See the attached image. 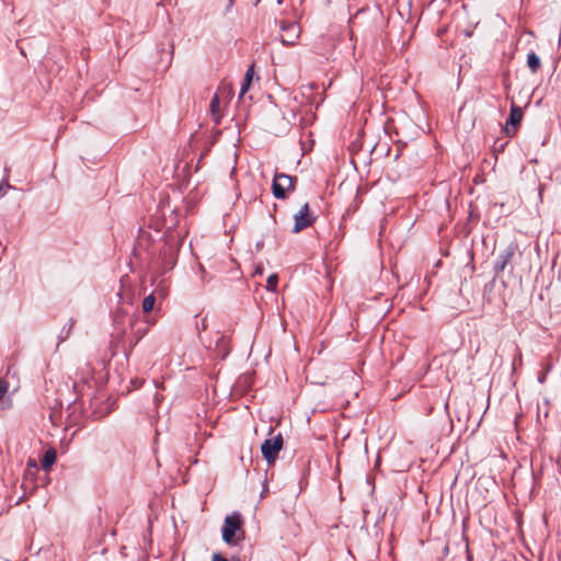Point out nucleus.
I'll list each match as a JSON object with an SVG mask.
<instances>
[{
	"mask_svg": "<svg viewBox=\"0 0 561 561\" xmlns=\"http://www.w3.org/2000/svg\"><path fill=\"white\" fill-rule=\"evenodd\" d=\"M241 519L240 515L234 513L225 518L222 526V539L228 545H237L239 541V537H237L238 533H242L241 529Z\"/></svg>",
	"mask_w": 561,
	"mask_h": 561,
	"instance_id": "f257e3e1",
	"label": "nucleus"
},
{
	"mask_svg": "<svg viewBox=\"0 0 561 561\" xmlns=\"http://www.w3.org/2000/svg\"><path fill=\"white\" fill-rule=\"evenodd\" d=\"M296 178L285 173H275L272 184L273 194L278 199H284L286 193L295 188Z\"/></svg>",
	"mask_w": 561,
	"mask_h": 561,
	"instance_id": "f03ea898",
	"label": "nucleus"
},
{
	"mask_svg": "<svg viewBox=\"0 0 561 561\" xmlns=\"http://www.w3.org/2000/svg\"><path fill=\"white\" fill-rule=\"evenodd\" d=\"M283 444H284V440H283L282 434H277V435H275L271 438H267L263 442V444L261 446V451H262L264 459L268 463H273L276 460L278 453L283 448Z\"/></svg>",
	"mask_w": 561,
	"mask_h": 561,
	"instance_id": "7ed1b4c3",
	"label": "nucleus"
},
{
	"mask_svg": "<svg viewBox=\"0 0 561 561\" xmlns=\"http://www.w3.org/2000/svg\"><path fill=\"white\" fill-rule=\"evenodd\" d=\"M282 34L280 42L284 46H294L301 33V27L297 22H280L279 24Z\"/></svg>",
	"mask_w": 561,
	"mask_h": 561,
	"instance_id": "20e7f679",
	"label": "nucleus"
},
{
	"mask_svg": "<svg viewBox=\"0 0 561 561\" xmlns=\"http://www.w3.org/2000/svg\"><path fill=\"white\" fill-rule=\"evenodd\" d=\"M294 220L295 224L293 232L295 233L310 227L314 222L316 217L310 213L308 203L304 204L299 211L294 216Z\"/></svg>",
	"mask_w": 561,
	"mask_h": 561,
	"instance_id": "39448f33",
	"label": "nucleus"
},
{
	"mask_svg": "<svg viewBox=\"0 0 561 561\" xmlns=\"http://www.w3.org/2000/svg\"><path fill=\"white\" fill-rule=\"evenodd\" d=\"M517 247L515 244L507 245L496 257L493 270L496 275L502 273L512 262Z\"/></svg>",
	"mask_w": 561,
	"mask_h": 561,
	"instance_id": "423d86ee",
	"label": "nucleus"
},
{
	"mask_svg": "<svg viewBox=\"0 0 561 561\" xmlns=\"http://www.w3.org/2000/svg\"><path fill=\"white\" fill-rule=\"evenodd\" d=\"M522 119L523 110L519 106L513 104L505 126V133L507 136L513 137L516 134Z\"/></svg>",
	"mask_w": 561,
	"mask_h": 561,
	"instance_id": "0eeeda50",
	"label": "nucleus"
},
{
	"mask_svg": "<svg viewBox=\"0 0 561 561\" xmlns=\"http://www.w3.org/2000/svg\"><path fill=\"white\" fill-rule=\"evenodd\" d=\"M9 390V382L0 378V409L5 410L11 407V400L7 397Z\"/></svg>",
	"mask_w": 561,
	"mask_h": 561,
	"instance_id": "6e6552de",
	"label": "nucleus"
},
{
	"mask_svg": "<svg viewBox=\"0 0 561 561\" xmlns=\"http://www.w3.org/2000/svg\"><path fill=\"white\" fill-rule=\"evenodd\" d=\"M57 454L54 448L47 449L42 459V467L45 471H48L51 466L56 462Z\"/></svg>",
	"mask_w": 561,
	"mask_h": 561,
	"instance_id": "1a4fd4ad",
	"label": "nucleus"
},
{
	"mask_svg": "<svg viewBox=\"0 0 561 561\" xmlns=\"http://www.w3.org/2000/svg\"><path fill=\"white\" fill-rule=\"evenodd\" d=\"M216 351L218 356L225 358L229 354V345L226 336L221 335L216 341Z\"/></svg>",
	"mask_w": 561,
	"mask_h": 561,
	"instance_id": "9d476101",
	"label": "nucleus"
},
{
	"mask_svg": "<svg viewBox=\"0 0 561 561\" xmlns=\"http://www.w3.org/2000/svg\"><path fill=\"white\" fill-rule=\"evenodd\" d=\"M527 66L533 73H536L540 69L541 61H540L539 56L536 53L530 51L527 55Z\"/></svg>",
	"mask_w": 561,
	"mask_h": 561,
	"instance_id": "9b49d317",
	"label": "nucleus"
},
{
	"mask_svg": "<svg viewBox=\"0 0 561 561\" xmlns=\"http://www.w3.org/2000/svg\"><path fill=\"white\" fill-rule=\"evenodd\" d=\"M253 73H254V65L252 64L245 72L243 83L241 87V91H240V96L245 94V92L249 90V87H250L252 78H253Z\"/></svg>",
	"mask_w": 561,
	"mask_h": 561,
	"instance_id": "f8f14e48",
	"label": "nucleus"
},
{
	"mask_svg": "<svg viewBox=\"0 0 561 561\" xmlns=\"http://www.w3.org/2000/svg\"><path fill=\"white\" fill-rule=\"evenodd\" d=\"M154 301H156V298H154L153 294L147 296L142 300V311L146 312V313L150 312L153 309Z\"/></svg>",
	"mask_w": 561,
	"mask_h": 561,
	"instance_id": "ddd939ff",
	"label": "nucleus"
},
{
	"mask_svg": "<svg viewBox=\"0 0 561 561\" xmlns=\"http://www.w3.org/2000/svg\"><path fill=\"white\" fill-rule=\"evenodd\" d=\"M278 276L277 274H272L267 278L266 289L271 291H275L277 287Z\"/></svg>",
	"mask_w": 561,
	"mask_h": 561,
	"instance_id": "4468645a",
	"label": "nucleus"
},
{
	"mask_svg": "<svg viewBox=\"0 0 561 561\" xmlns=\"http://www.w3.org/2000/svg\"><path fill=\"white\" fill-rule=\"evenodd\" d=\"M218 111H219V98L217 94H215L210 102V112L216 121H217Z\"/></svg>",
	"mask_w": 561,
	"mask_h": 561,
	"instance_id": "2eb2a0df",
	"label": "nucleus"
},
{
	"mask_svg": "<svg viewBox=\"0 0 561 561\" xmlns=\"http://www.w3.org/2000/svg\"><path fill=\"white\" fill-rule=\"evenodd\" d=\"M27 467L33 468L35 471L37 470V463L34 459H28Z\"/></svg>",
	"mask_w": 561,
	"mask_h": 561,
	"instance_id": "dca6fc26",
	"label": "nucleus"
},
{
	"mask_svg": "<svg viewBox=\"0 0 561 561\" xmlns=\"http://www.w3.org/2000/svg\"><path fill=\"white\" fill-rule=\"evenodd\" d=\"M3 188H4V184H1V185H0V197L3 195V193H2V192H3Z\"/></svg>",
	"mask_w": 561,
	"mask_h": 561,
	"instance_id": "f3484780",
	"label": "nucleus"
},
{
	"mask_svg": "<svg viewBox=\"0 0 561 561\" xmlns=\"http://www.w3.org/2000/svg\"><path fill=\"white\" fill-rule=\"evenodd\" d=\"M255 274H260L261 275L262 274V268H256L255 270Z\"/></svg>",
	"mask_w": 561,
	"mask_h": 561,
	"instance_id": "a211bd4d",
	"label": "nucleus"
}]
</instances>
